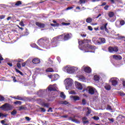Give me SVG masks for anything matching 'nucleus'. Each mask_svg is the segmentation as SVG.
<instances>
[{
    "instance_id": "25",
    "label": "nucleus",
    "mask_w": 125,
    "mask_h": 125,
    "mask_svg": "<svg viewBox=\"0 0 125 125\" xmlns=\"http://www.w3.org/2000/svg\"><path fill=\"white\" fill-rule=\"evenodd\" d=\"M92 42L95 43V44H100V42L97 40V38H93L92 39Z\"/></svg>"
},
{
    "instance_id": "30",
    "label": "nucleus",
    "mask_w": 125,
    "mask_h": 125,
    "mask_svg": "<svg viewBox=\"0 0 125 125\" xmlns=\"http://www.w3.org/2000/svg\"><path fill=\"white\" fill-rule=\"evenodd\" d=\"M46 72H49L50 73H52V72H54V70H53V69H52V68H48L46 69Z\"/></svg>"
},
{
    "instance_id": "9",
    "label": "nucleus",
    "mask_w": 125,
    "mask_h": 125,
    "mask_svg": "<svg viewBox=\"0 0 125 125\" xmlns=\"http://www.w3.org/2000/svg\"><path fill=\"white\" fill-rule=\"evenodd\" d=\"M114 12H110L108 13V16L109 17V18H108L107 19L108 21H109V22H115V21H116V18H113L112 19V17H114Z\"/></svg>"
},
{
    "instance_id": "16",
    "label": "nucleus",
    "mask_w": 125,
    "mask_h": 125,
    "mask_svg": "<svg viewBox=\"0 0 125 125\" xmlns=\"http://www.w3.org/2000/svg\"><path fill=\"white\" fill-rule=\"evenodd\" d=\"M46 92V90H40L38 92V95L40 97H42L43 94Z\"/></svg>"
},
{
    "instance_id": "1",
    "label": "nucleus",
    "mask_w": 125,
    "mask_h": 125,
    "mask_svg": "<svg viewBox=\"0 0 125 125\" xmlns=\"http://www.w3.org/2000/svg\"><path fill=\"white\" fill-rule=\"evenodd\" d=\"M38 44L42 48L49 49L50 48V44L49 43V39L46 38H42L38 41Z\"/></svg>"
},
{
    "instance_id": "53",
    "label": "nucleus",
    "mask_w": 125,
    "mask_h": 125,
    "mask_svg": "<svg viewBox=\"0 0 125 125\" xmlns=\"http://www.w3.org/2000/svg\"><path fill=\"white\" fill-rule=\"evenodd\" d=\"M119 95H121V96H125V93H124L123 92H120L119 93Z\"/></svg>"
},
{
    "instance_id": "17",
    "label": "nucleus",
    "mask_w": 125,
    "mask_h": 125,
    "mask_svg": "<svg viewBox=\"0 0 125 125\" xmlns=\"http://www.w3.org/2000/svg\"><path fill=\"white\" fill-rule=\"evenodd\" d=\"M40 62H41V61H40V59H39L38 58H35V59H33L32 60H31V65L32 64V63L33 64H39V63H40Z\"/></svg>"
},
{
    "instance_id": "37",
    "label": "nucleus",
    "mask_w": 125,
    "mask_h": 125,
    "mask_svg": "<svg viewBox=\"0 0 125 125\" xmlns=\"http://www.w3.org/2000/svg\"><path fill=\"white\" fill-rule=\"evenodd\" d=\"M120 26L121 27L122 26H124V25H125V21H124V20L120 21Z\"/></svg>"
},
{
    "instance_id": "3",
    "label": "nucleus",
    "mask_w": 125,
    "mask_h": 125,
    "mask_svg": "<svg viewBox=\"0 0 125 125\" xmlns=\"http://www.w3.org/2000/svg\"><path fill=\"white\" fill-rule=\"evenodd\" d=\"M62 70L68 74H77L79 72V67L67 65L63 67Z\"/></svg>"
},
{
    "instance_id": "21",
    "label": "nucleus",
    "mask_w": 125,
    "mask_h": 125,
    "mask_svg": "<svg viewBox=\"0 0 125 125\" xmlns=\"http://www.w3.org/2000/svg\"><path fill=\"white\" fill-rule=\"evenodd\" d=\"M104 88L106 90H111V85L107 83H105Z\"/></svg>"
},
{
    "instance_id": "24",
    "label": "nucleus",
    "mask_w": 125,
    "mask_h": 125,
    "mask_svg": "<svg viewBox=\"0 0 125 125\" xmlns=\"http://www.w3.org/2000/svg\"><path fill=\"white\" fill-rule=\"evenodd\" d=\"M36 24L37 26H39L40 28H44L45 26L44 24L40 22H36Z\"/></svg>"
},
{
    "instance_id": "54",
    "label": "nucleus",
    "mask_w": 125,
    "mask_h": 125,
    "mask_svg": "<svg viewBox=\"0 0 125 125\" xmlns=\"http://www.w3.org/2000/svg\"><path fill=\"white\" fill-rule=\"evenodd\" d=\"M20 25L21 26V27H24V26H25V24H24V22H23V21H21L20 22Z\"/></svg>"
},
{
    "instance_id": "8",
    "label": "nucleus",
    "mask_w": 125,
    "mask_h": 125,
    "mask_svg": "<svg viewBox=\"0 0 125 125\" xmlns=\"http://www.w3.org/2000/svg\"><path fill=\"white\" fill-rule=\"evenodd\" d=\"M86 90L88 91V93L91 95H93L94 93H97V90H96V89L92 86L87 87Z\"/></svg>"
},
{
    "instance_id": "13",
    "label": "nucleus",
    "mask_w": 125,
    "mask_h": 125,
    "mask_svg": "<svg viewBox=\"0 0 125 125\" xmlns=\"http://www.w3.org/2000/svg\"><path fill=\"white\" fill-rule=\"evenodd\" d=\"M31 63H32V59L29 58L25 62L22 63L21 64V66L22 67H25L26 66V64H27V65H31Z\"/></svg>"
},
{
    "instance_id": "28",
    "label": "nucleus",
    "mask_w": 125,
    "mask_h": 125,
    "mask_svg": "<svg viewBox=\"0 0 125 125\" xmlns=\"http://www.w3.org/2000/svg\"><path fill=\"white\" fill-rule=\"evenodd\" d=\"M94 81H95L96 82H99V81H100V77H99V76L98 75H95L94 76Z\"/></svg>"
},
{
    "instance_id": "4",
    "label": "nucleus",
    "mask_w": 125,
    "mask_h": 125,
    "mask_svg": "<svg viewBox=\"0 0 125 125\" xmlns=\"http://www.w3.org/2000/svg\"><path fill=\"white\" fill-rule=\"evenodd\" d=\"M63 35H61L58 37H55L52 39L51 45L52 47H56L58 45V42L63 40Z\"/></svg>"
},
{
    "instance_id": "20",
    "label": "nucleus",
    "mask_w": 125,
    "mask_h": 125,
    "mask_svg": "<svg viewBox=\"0 0 125 125\" xmlns=\"http://www.w3.org/2000/svg\"><path fill=\"white\" fill-rule=\"evenodd\" d=\"M78 80L81 81V82H84L85 81V78L83 76H77Z\"/></svg>"
},
{
    "instance_id": "46",
    "label": "nucleus",
    "mask_w": 125,
    "mask_h": 125,
    "mask_svg": "<svg viewBox=\"0 0 125 125\" xmlns=\"http://www.w3.org/2000/svg\"><path fill=\"white\" fill-rule=\"evenodd\" d=\"M21 104H22V102L19 101H17L16 102H14V104H18L19 105H21Z\"/></svg>"
},
{
    "instance_id": "39",
    "label": "nucleus",
    "mask_w": 125,
    "mask_h": 125,
    "mask_svg": "<svg viewBox=\"0 0 125 125\" xmlns=\"http://www.w3.org/2000/svg\"><path fill=\"white\" fill-rule=\"evenodd\" d=\"M61 97L62 98H63V99H65V98H66V96H65V95L64 94V93L62 92L61 93Z\"/></svg>"
},
{
    "instance_id": "2",
    "label": "nucleus",
    "mask_w": 125,
    "mask_h": 125,
    "mask_svg": "<svg viewBox=\"0 0 125 125\" xmlns=\"http://www.w3.org/2000/svg\"><path fill=\"white\" fill-rule=\"evenodd\" d=\"M84 43V41H79V48L81 50H85L84 52H94V51H90L91 50L95 49V47L91 46L88 44L85 45L82 47L83 44Z\"/></svg>"
},
{
    "instance_id": "61",
    "label": "nucleus",
    "mask_w": 125,
    "mask_h": 125,
    "mask_svg": "<svg viewBox=\"0 0 125 125\" xmlns=\"http://www.w3.org/2000/svg\"><path fill=\"white\" fill-rule=\"evenodd\" d=\"M69 94H76V93H75V91H71L69 92Z\"/></svg>"
},
{
    "instance_id": "19",
    "label": "nucleus",
    "mask_w": 125,
    "mask_h": 125,
    "mask_svg": "<svg viewBox=\"0 0 125 125\" xmlns=\"http://www.w3.org/2000/svg\"><path fill=\"white\" fill-rule=\"evenodd\" d=\"M70 98L72 99V100H74V101L80 100V97L77 96H71Z\"/></svg>"
},
{
    "instance_id": "34",
    "label": "nucleus",
    "mask_w": 125,
    "mask_h": 125,
    "mask_svg": "<svg viewBox=\"0 0 125 125\" xmlns=\"http://www.w3.org/2000/svg\"><path fill=\"white\" fill-rule=\"evenodd\" d=\"M23 110H25V107H24V106H21L19 107V111H23Z\"/></svg>"
},
{
    "instance_id": "56",
    "label": "nucleus",
    "mask_w": 125,
    "mask_h": 125,
    "mask_svg": "<svg viewBox=\"0 0 125 125\" xmlns=\"http://www.w3.org/2000/svg\"><path fill=\"white\" fill-rule=\"evenodd\" d=\"M100 29L101 30H102V31H103V30H105V24L102 26L101 27H100Z\"/></svg>"
},
{
    "instance_id": "47",
    "label": "nucleus",
    "mask_w": 125,
    "mask_h": 125,
    "mask_svg": "<svg viewBox=\"0 0 125 125\" xmlns=\"http://www.w3.org/2000/svg\"><path fill=\"white\" fill-rule=\"evenodd\" d=\"M121 82L123 83V86L125 87V81L124 79H121Z\"/></svg>"
},
{
    "instance_id": "7",
    "label": "nucleus",
    "mask_w": 125,
    "mask_h": 125,
    "mask_svg": "<svg viewBox=\"0 0 125 125\" xmlns=\"http://www.w3.org/2000/svg\"><path fill=\"white\" fill-rule=\"evenodd\" d=\"M109 82L111 83V84L113 86H116V85L118 84L119 82H120V80L117 77H112L110 79Z\"/></svg>"
},
{
    "instance_id": "45",
    "label": "nucleus",
    "mask_w": 125,
    "mask_h": 125,
    "mask_svg": "<svg viewBox=\"0 0 125 125\" xmlns=\"http://www.w3.org/2000/svg\"><path fill=\"white\" fill-rule=\"evenodd\" d=\"M11 115H13V116H14L15 115H16V114H17V111H16V110H14L11 113Z\"/></svg>"
},
{
    "instance_id": "26",
    "label": "nucleus",
    "mask_w": 125,
    "mask_h": 125,
    "mask_svg": "<svg viewBox=\"0 0 125 125\" xmlns=\"http://www.w3.org/2000/svg\"><path fill=\"white\" fill-rule=\"evenodd\" d=\"M52 64H53V61L50 59L48 60L46 63L47 66H52Z\"/></svg>"
},
{
    "instance_id": "35",
    "label": "nucleus",
    "mask_w": 125,
    "mask_h": 125,
    "mask_svg": "<svg viewBox=\"0 0 125 125\" xmlns=\"http://www.w3.org/2000/svg\"><path fill=\"white\" fill-rule=\"evenodd\" d=\"M21 4H22V2L21 1H18L15 4V5H16L17 6H19Z\"/></svg>"
},
{
    "instance_id": "64",
    "label": "nucleus",
    "mask_w": 125,
    "mask_h": 125,
    "mask_svg": "<svg viewBox=\"0 0 125 125\" xmlns=\"http://www.w3.org/2000/svg\"><path fill=\"white\" fill-rule=\"evenodd\" d=\"M25 119H26V121H31V118H29L28 117H25Z\"/></svg>"
},
{
    "instance_id": "57",
    "label": "nucleus",
    "mask_w": 125,
    "mask_h": 125,
    "mask_svg": "<svg viewBox=\"0 0 125 125\" xmlns=\"http://www.w3.org/2000/svg\"><path fill=\"white\" fill-rule=\"evenodd\" d=\"M57 60H58L59 63H60V62H61V58H60V57H57Z\"/></svg>"
},
{
    "instance_id": "49",
    "label": "nucleus",
    "mask_w": 125,
    "mask_h": 125,
    "mask_svg": "<svg viewBox=\"0 0 125 125\" xmlns=\"http://www.w3.org/2000/svg\"><path fill=\"white\" fill-rule=\"evenodd\" d=\"M51 26H52V27H56V26H59V24H58V23H56V24L51 23Z\"/></svg>"
},
{
    "instance_id": "18",
    "label": "nucleus",
    "mask_w": 125,
    "mask_h": 125,
    "mask_svg": "<svg viewBox=\"0 0 125 125\" xmlns=\"http://www.w3.org/2000/svg\"><path fill=\"white\" fill-rule=\"evenodd\" d=\"M31 47H33L34 48H37V49H39V50H42V49L41 48H40L39 46H38V45H37V44H36V43H33L31 44Z\"/></svg>"
},
{
    "instance_id": "33",
    "label": "nucleus",
    "mask_w": 125,
    "mask_h": 125,
    "mask_svg": "<svg viewBox=\"0 0 125 125\" xmlns=\"http://www.w3.org/2000/svg\"><path fill=\"white\" fill-rule=\"evenodd\" d=\"M86 22L87 23H91V22H92V19L90 18H88L86 20Z\"/></svg>"
},
{
    "instance_id": "58",
    "label": "nucleus",
    "mask_w": 125,
    "mask_h": 125,
    "mask_svg": "<svg viewBox=\"0 0 125 125\" xmlns=\"http://www.w3.org/2000/svg\"><path fill=\"white\" fill-rule=\"evenodd\" d=\"M17 100H22V99L21 97H20L19 96H17Z\"/></svg>"
},
{
    "instance_id": "55",
    "label": "nucleus",
    "mask_w": 125,
    "mask_h": 125,
    "mask_svg": "<svg viewBox=\"0 0 125 125\" xmlns=\"http://www.w3.org/2000/svg\"><path fill=\"white\" fill-rule=\"evenodd\" d=\"M117 36L119 37L117 39L118 40H121V39H124V37L123 36H120V34H118Z\"/></svg>"
},
{
    "instance_id": "32",
    "label": "nucleus",
    "mask_w": 125,
    "mask_h": 125,
    "mask_svg": "<svg viewBox=\"0 0 125 125\" xmlns=\"http://www.w3.org/2000/svg\"><path fill=\"white\" fill-rule=\"evenodd\" d=\"M7 117V114H3V113L0 112V118H1V119H2V118H6Z\"/></svg>"
},
{
    "instance_id": "51",
    "label": "nucleus",
    "mask_w": 125,
    "mask_h": 125,
    "mask_svg": "<svg viewBox=\"0 0 125 125\" xmlns=\"http://www.w3.org/2000/svg\"><path fill=\"white\" fill-rule=\"evenodd\" d=\"M82 104L83 105H85V104H86V101L85 100H84V99H83L82 100Z\"/></svg>"
},
{
    "instance_id": "62",
    "label": "nucleus",
    "mask_w": 125,
    "mask_h": 125,
    "mask_svg": "<svg viewBox=\"0 0 125 125\" xmlns=\"http://www.w3.org/2000/svg\"><path fill=\"white\" fill-rule=\"evenodd\" d=\"M107 110H112V107H111V106L110 105H107Z\"/></svg>"
},
{
    "instance_id": "14",
    "label": "nucleus",
    "mask_w": 125,
    "mask_h": 125,
    "mask_svg": "<svg viewBox=\"0 0 125 125\" xmlns=\"http://www.w3.org/2000/svg\"><path fill=\"white\" fill-rule=\"evenodd\" d=\"M75 86L77 89H79V90H82L83 89V85L82 84L78 82H75Z\"/></svg>"
},
{
    "instance_id": "10",
    "label": "nucleus",
    "mask_w": 125,
    "mask_h": 125,
    "mask_svg": "<svg viewBox=\"0 0 125 125\" xmlns=\"http://www.w3.org/2000/svg\"><path fill=\"white\" fill-rule=\"evenodd\" d=\"M48 91H55L57 90V85L54 84L53 85H50L48 87Z\"/></svg>"
},
{
    "instance_id": "59",
    "label": "nucleus",
    "mask_w": 125,
    "mask_h": 125,
    "mask_svg": "<svg viewBox=\"0 0 125 125\" xmlns=\"http://www.w3.org/2000/svg\"><path fill=\"white\" fill-rule=\"evenodd\" d=\"M5 18V15L0 16V19H4Z\"/></svg>"
},
{
    "instance_id": "41",
    "label": "nucleus",
    "mask_w": 125,
    "mask_h": 125,
    "mask_svg": "<svg viewBox=\"0 0 125 125\" xmlns=\"http://www.w3.org/2000/svg\"><path fill=\"white\" fill-rule=\"evenodd\" d=\"M107 25H108V23H106L105 24L104 30H105V32H106L107 33H109V30H108V29H107Z\"/></svg>"
},
{
    "instance_id": "63",
    "label": "nucleus",
    "mask_w": 125,
    "mask_h": 125,
    "mask_svg": "<svg viewBox=\"0 0 125 125\" xmlns=\"http://www.w3.org/2000/svg\"><path fill=\"white\" fill-rule=\"evenodd\" d=\"M109 5H106L104 7V9L105 10H108V8H109Z\"/></svg>"
},
{
    "instance_id": "60",
    "label": "nucleus",
    "mask_w": 125,
    "mask_h": 125,
    "mask_svg": "<svg viewBox=\"0 0 125 125\" xmlns=\"http://www.w3.org/2000/svg\"><path fill=\"white\" fill-rule=\"evenodd\" d=\"M88 29L90 31H92V30H93V28H92V27L91 26H88Z\"/></svg>"
},
{
    "instance_id": "52",
    "label": "nucleus",
    "mask_w": 125,
    "mask_h": 125,
    "mask_svg": "<svg viewBox=\"0 0 125 125\" xmlns=\"http://www.w3.org/2000/svg\"><path fill=\"white\" fill-rule=\"evenodd\" d=\"M17 66L18 67V68H19V69H21V64L19 62H18L17 63Z\"/></svg>"
},
{
    "instance_id": "43",
    "label": "nucleus",
    "mask_w": 125,
    "mask_h": 125,
    "mask_svg": "<svg viewBox=\"0 0 125 125\" xmlns=\"http://www.w3.org/2000/svg\"><path fill=\"white\" fill-rule=\"evenodd\" d=\"M93 120H95V121H98L99 120V117L98 116H94L92 117Z\"/></svg>"
},
{
    "instance_id": "23",
    "label": "nucleus",
    "mask_w": 125,
    "mask_h": 125,
    "mask_svg": "<svg viewBox=\"0 0 125 125\" xmlns=\"http://www.w3.org/2000/svg\"><path fill=\"white\" fill-rule=\"evenodd\" d=\"M99 42L100 43H105L106 42V40L105 38H99Z\"/></svg>"
},
{
    "instance_id": "48",
    "label": "nucleus",
    "mask_w": 125,
    "mask_h": 125,
    "mask_svg": "<svg viewBox=\"0 0 125 125\" xmlns=\"http://www.w3.org/2000/svg\"><path fill=\"white\" fill-rule=\"evenodd\" d=\"M40 109L41 112H42V113H44V112L46 111L45 109H44V108L41 107Z\"/></svg>"
},
{
    "instance_id": "31",
    "label": "nucleus",
    "mask_w": 125,
    "mask_h": 125,
    "mask_svg": "<svg viewBox=\"0 0 125 125\" xmlns=\"http://www.w3.org/2000/svg\"><path fill=\"white\" fill-rule=\"evenodd\" d=\"M42 106H43V107H45L46 108H49V104L44 103L42 104Z\"/></svg>"
},
{
    "instance_id": "6",
    "label": "nucleus",
    "mask_w": 125,
    "mask_h": 125,
    "mask_svg": "<svg viewBox=\"0 0 125 125\" xmlns=\"http://www.w3.org/2000/svg\"><path fill=\"white\" fill-rule=\"evenodd\" d=\"M0 109H1L2 111H10V110H12V106L8 103H6L0 106Z\"/></svg>"
},
{
    "instance_id": "29",
    "label": "nucleus",
    "mask_w": 125,
    "mask_h": 125,
    "mask_svg": "<svg viewBox=\"0 0 125 125\" xmlns=\"http://www.w3.org/2000/svg\"><path fill=\"white\" fill-rule=\"evenodd\" d=\"M115 25L118 28H121V24L119 21H117L115 22Z\"/></svg>"
},
{
    "instance_id": "12",
    "label": "nucleus",
    "mask_w": 125,
    "mask_h": 125,
    "mask_svg": "<svg viewBox=\"0 0 125 125\" xmlns=\"http://www.w3.org/2000/svg\"><path fill=\"white\" fill-rule=\"evenodd\" d=\"M108 51L110 52V53H114V52H118L119 51V49L118 47H108Z\"/></svg>"
},
{
    "instance_id": "40",
    "label": "nucleus",
    "mask_w": 125,
    "mask_h": 125,
    "mask_svg": "<svg viewBox=\"0 0 125 125\" xmlns=\"http://www.w3.org/2000/svg\"><path fill=\"white\" fill-rule=\"evenodd\" d=\"M15 71L16 72H17V73H18L19 74H21V76H23V73H22L19 70L17 69V68H15Z\"/></svg>"
},
{
    "instance_id": "11",
    "label": "nucleus",
    "mask_w": 125,
    "mask_h": 125,
    "mask_svg": "<svg viewBox=\"0 0 125 125\" xmlns=\"http://www.w3.org/2000/svg\"><path fill=\"white\" fill-rule=\"evenodd\" d=\"M81 70H82V71H84L85 73H88V74H89V73H91V68L89 66L84 65L82 67Z\"/></svg>"
},
{
    "instance_id": "15",
    "label": "nucleus",
    "mask_w": 125,
    "mask_h": 125,
    "mask_svg": "<svg viewBox=\"0 0 125 125\" xmlns=\"http://www.w3.org/2000/svg\"><path fill=\"white\" fill-rule=\"evenodd\" d=\"M72 37V34L71 33L65 34L63 37V39L64 41H68V40H69V39H71Z\"/></svg>"
},
{
    "instance_id": "50",
    "label": "nucleus",
    "mask_w": 125,
    "mask_h": 125,
    "mask_svg": "<svg viewBox=\"0 0 125 125\" xmlns=\"http://www.w3.org/2000/svg\"><path fill=\"white\" fill-rule=\"evenodd\" d=\"M80 3L82 4V3H85V1H87V0H80Z\"/></svg>"
},
{
    "instance_id": "22",
    "label": "nucleus",
    "mask_w": 125,
    "mask_h": 125,
    "mask_svg": "<svg viewBox=\"0 0 125 125\" xmlns=\"http://www.w3.org/2000/svg\"><path fill=\"white\" fill-rule=\"evenodd\" d=\"M113 58H114V59H115L116 60H121L122 59V57L120 55H114L113 56Z\"/></svg>"
},
{
    "instance_id": "44",
    "label": "nucleus",
    "mask_w": 125,
    "mask_h": 125,
    "mask_svg": "<svg viewBox=\"0 0 125 125\" xmlns=\"http://www.w3.org/2000/svg\"><path fill=\"white\" fill-rule=\"evenodd\" d=\"M4 101V97L1 95H0V102Z\"/></svg>"
},
{
    "instance_id": "38",
    "label": "nucleus",
    "mask_w": 125,
    "mask_h": 125,
    "mask_svg": "<svg viewBox=\"0 0 125 125\" xmlns=\"http://www.w3.org/2000/svg\"><path fill=\"white\" fill-rule=\"evenodd\" d=\"M62 26H69V25H71V23H67V22H62Z\"/></svg>"
},
{
    "instance_id": "42",
    "label": "nucleus",
    "mask_w": 125,
    "mask_h": 125,
    "mask_svg": "<svg viewBox=\"0 0 125 125\" xmlns=\"http://www.w3.org/2000/svg\"><path fill=\"white\" fill-rule=\"evenodd\" d=\"M88 111L86 112V116H88V115H89V114H90V113H91V111L90 110V109H89V108H88V107L87 108Z\"/></svg>"
},
{
    "instance_id": "5",
    "label": "nucleus",
    "mask_w": 125,
    "mask_h": 125,
    "mask_svg": "<svg viewBox=\"0 0 125 125\" xmlns=\"http://www.w3.org/2000/svg\"><path fill=\"white\" fill-rule=\"evenodd\" d=\"M64 84L66 89H70V88H73L74 81L71 78H67L64 80Z\"/></svg>"
},
{
    "instance_id": "27",
    "label": "nucleus",
    "mask_w": 125,
    "mask_h": 125,
    "mask_svg": "<svg viewBox=\"0 0 125 125\" xmlns=\"http://www.w3.org/2000/svg\"><path fill=\"white\" fill-rule=\"evenodd\" d=\"M53 79L54 81H57L59 79V75L57 74H54L53 75Z\"/></svg>"
},
{
    "instance_id": "36",
    "label": "nucleus",
    "mask_w": 125,
    "mask_h": 125,
    "mask_svg": "<svg viewBox=\"0 0 125 125\" xmlns=\"http://www.w3.org/2000/svg\"><path fill=\"white\" fill-rule=\"evenodd\" d=\"M60 104H62L64 105H67V104H68V102L67 101H61L60 102Z\"/></svg>"
}]
</instances>
